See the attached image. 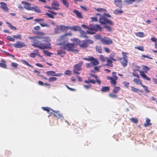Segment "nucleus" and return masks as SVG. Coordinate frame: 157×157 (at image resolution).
Returning a JSON list of instances; mask_svg holds the SVG:
<instances>
[{
    "mask_svg": "<svg viewBox=\"0 0 157 157\" xmlns=\"http://www.w3.org/2000/svg\"><path fill=\"white\" fill-rule=\"evenodd\" d=\"M38 36L31 37L29 39H31L32 45L35 48L44 50L51 48V40L48 36H43L45 35L43 32L37 31L35 33Z\"/></svg>",
    "mask_w": 157,
    "mask_h": 157,
    "instance_id": "1",
    "label": "nucleus"
},
{
    "mask_svg": "<svg viewBox=\"0 0 157 157\" xmlns=\"http://www.w3.org/2000/svg\"><path fill=\"white\" fill-rule=\"evenodd\" d=\"M88 29L90 31H87V33L90 34H95L96 32L98 31H102V28L99 25H94L92 23L90 24L88 26Z\"/></svg>",
    "mask_w": 157,
    "mask_h": 157,
    "instance_id": "2",
    "label": "nucleus"
},
{
    "mask_svg": "<svg viewBox=\"0 0 157 157\" xmlns=\"http://www.w3.org/2000/svg\"><path fill=\"white\" fill-rule=\"evenodd\" d=\"M75 47L74 43H67L64 44L63 45L64 49L68 51L77 53L78 52V50L74 49Z\"/></svg>",
    "mask_w": 157,
    "mask_h": 157,
    "instance_id": "3",
    "label": "nucleus"
},
{
    "mask_svg": "<svg viewBox=\"0 0 157 157\" xmlns=\"http://www.w3.org/2000/svg\"><path fill=\"white\" fill-rule=\"evenodd\" d=\"M52 7H51L48 6H45L44 7L45 8L50 9L52 10L53 9L56 10H59L60 8H59V2L56 0H53L51 4Z\"/></svg>",
    "mask_w": 157,
    "mask_h": 157,
    "instance_id": "4",
    "label": "nucleus"
},
{
    "mask_svg": "<svg viewBox=\"0 0 157 157\" xmlns=\"http://www.w3.org/2000/svg\"><path fill=\"white\" fill-rule=\"evenodd\" d=\"M56 27L55 28L54 32L56 34H59L63 30H67L70 28L67 26H65L63 25H56Z\"/></svg>",
    "mask_w": 157,
    "mask_h": 157,
    "instance_id": "5",
    "label": "nucleus"
},
{
    "mask_svg": "<svg viewBox=\"0 0 157 157\" xmlns=\"http://www.w3.org/2000/svg\"><path fill=\"white\" fill-rule=\"evenodd\" d=\"M83 63L82 61H80L78 63L75 64L73 66V72L77 75H79L80 73L79 72V71L82 70V66Z\"/></svg>",
    "mask_w": 157,
    "mask_h": 157,
    "instance_id": "6",
    "label": "nucleus"
},
{
    "mask_svg": "<svg viewBox=\"0 0 157 157\" xmlns=\"http://www.w3.org/2000/svg\"><path fill=\"white\" fill-rule=\"evenodd\" d=\"M99 22L102 24H109L111 25L113 24L112 22L108 20L104 16H101L99 19Z\"/></svg>",
    "mask_w": 157,
    "mask_h": 157,
    "instance_id": "7",
    "label": "nucleus"
},
{
    "mask_svg": "<svg viewBox=\"0 0 157 157\" xmlns=\"http://www.w3.org/2000/svg\"><path fill=\"white\" fill-rule=\"evenodd\" d=\"M82 59L86 61H91L92 64L94 66L98 65L99 64L98 61L96 59H95L92 56H89L88 58H83Z\"/></svg>",
    "mask_w": 157,
    "mask_h": 157,
    "instance_id": "8",
    "label": "nucleus"
},
{
    "mask_svg": "<svg viewBox=\"0 0 157 157\" xmlns=\"http://www.w3.org/2000/svg\"><path fill=\"white\" fill-rule=\"evenodd\" d=\"M106 78L107 80H110L111 84L114 86H115L117 84L116 80L117 79V77L116 76L114 77V78L111 76H108Z\"/></svg>",
    "mask_w": 157,
    "mask_h": 157,
    "instance_id": "9",
    "label": "nucleus"
},
{
    "mask_svg": "<svg viewBox=\"0 0 157 157\" xmlns=\"http://www.w3.org/2000/svg\"><path fill=\"white\" fill-rule=\"evenodd\" d=\"M101 41L104 44L109 45L112 43V40L110 39H108L106 37L101 38L100 39Z\"/></svg>",
    "mask_w": 157,
    "mask_h": 157,
    "instance_id": "10",
    "label": "nucleus"
},
{
    "mask_svg": "<svg viewBox=\"0 0 157 157\" xmlns=\"http://www.w3.org/2000/svg\"><path fill=\"white\" fill-rule=\"evenodd\" d=\"M78 40L79 42L78 43V45L81 48H87L88 47L87 44L89 42V40H82V43H81L80 40Z\"/></svg>",
    "mask_w": 157,
    "mask_h": 157,
    "instance_id": "11",
    "label": "nucleus"
},
{
    "mask_svg": "<svg viewBox=\"0 0 157 157\" xmlns=\"http://www.w3.org/2000/svg\"><path fill=\"white\" fill-rule=\"evenodd\" d=\"M13 46L16 48H21L25 47L26 45L21 41H17V43L13 44Z\"/></svg>",
    "mask_w": 157,
    "mask_h": 157,
    "instance_id": "12",
    "label": "nucleus"
},
{
    "mask_svg": "<svg viewBox=\"0 0 157 157\" xmlns=\"http://www.w3.org/2000/svg\"><path fill=\"white\" fill-rule=\"evenodd\" d=\"M21 3L25 5L24 7L25 9L28 10H32V7H31V5L28 2L25 1H22Z\"/></svg>",
    "mask_w": 157,
    "mask_h": 157,
    "instance_id": "13",
    "label": "nucleus"
},
{
    "mask_svg": "<svg viewBox=\"0 0 157 157\" xmlns=\"http://www.w3.org/2000/svg\"><path fill=\"white\" fill-rule=\"evenodd\" d=\"M46 74L48 76H60L61 75V74L59 73L56 74L55 72L53 71H48L46 72Z\"/></svg>",
    "mask_w": 157,
    "mask_h": 157,
    "instance_id": "14",
    "label": "nucleus"
},
{
    "mask_svg": "<svg viewBox=\"0 0 157 157\" xmlns=\"http://www.w3.org/2000/svg\"><path fill=\"white\" fill-rule=\"evenodd\" d=\"M137 70L139 72L140 75L144 79H146L148 81L151 80V78L147 75H145V73L144 71H140L139 70Z\"/></svg>",
    "mask_w": 157,
    "mask_h": 157,
    "instance_id": "15",
    "label": "nucleus"
},
{
    "mask_svg": "<svg viewBox=\"0 0 157 157\" xmlns=\"http://www.w3.org/2000/svg\"><path fill=\"white\" fill-rule=\"evenodd\" d=\"M120 60L121 65L124 67H125L127 65L128 63L127 59H126L125 57H122L120 58Z\"/></svg>",
    "mask_w": 157,
    "mask_h": 157,
    "instance_id": "16",
    "label": "nucleus"
},
{
    "mask_svg": "<svg viewBox=\"0 0 157 157\" xmlns=\"http://www.w3.org/2000/svg\"><path fill=\"white\" fill-rule=\"evenodd\" d=\"M55 113H50V115H53L56 117H57L59 118H60L63 117V114L60 113V112L58 111H55L53 110V111Z\"/></svg>",
    "mask_w": 157,
    "mask_h": 157,
    "instance_id": "17",
    "label": "nucleus"
},
{
    "mask_svg": "<svg viewBox=\"0 0 157 157\" xmlns=\"http://www.w3.org/2000/svg\"><path fill=\"white\" fill-rule=\"evenodd\" d=\"M1 5V8L2 10L6 12H8L9 9L7 7V4L4 2H1L0 3Z\"/></svg>",
    "mask_w": 157,
    "mask_h": 157,
    "instance_id": "18",
    "label": "nucleus"
},
{
    "mask_svg": "<svg viewBox=\"0 0 157 157\" xmlns=\"http://www.w3.org/2000/svg\"><path fill=\"white\" fill-rule=\"evenodd\" d=\"M48 11L49 12H50L51 13H52V14L49 13H48L46 12L45 13V14L44 15L47 16V17H48L52 18V19L54 18V17L53 15H57V13H56L50 10H48Z\"/></svg>",
    "mask_w": 157,
    "mask_h": 157,
    "instance_id": "19",
    "label": "nucleus"
},
{
    "mask_svg": "<svg viewBox=\"0 0 157 157\" xmlns=\"http://www.w3.org/2000/svg\"><path fill=\"white\" fill-rule=\"evenodd\" d=\"M73 12L76 14L78 18L80 19H82L83 18L82 13L79 12L78 10H73Z\"/></svg>",
    "mask_w": 157,
    "mask_h": 157,
    "instance_id": "20",
    "label": "nucleus"
},
{
    "mask_svg": "<svg viewBox=\"0 0 157 157\" xmlns=\"http://www.w3.org/2000/svg\"><path fill=\"white\" fill-rule=\"evenodd\" d=\"M31 8L32 10H31V11L34 10L35 12L37 13H41V10L36 6H35L34 7H32Z\"/></svg>",
    "mask_w": 157,
    "mask_h": 157,
    "instance_id": "21",
    "label": "nucleus"
},
{
    "mask_svg": "<svg viewBox=\"0 0 157 157\" xmlns=\"http://www.w3.org/2000/svg\"><path fill=\"white\" fill-rule=\"evenodd\" d=\"M146 123L144 124V127H147V126L151 125V124L150 123L151 120L148 118H146Z\"/></svg>",
    "mask_w": 157,
    "mask_h": 157,
    "instance_id": "22",
    "label": "nucleus"
},
{
    "mask_svg": "<svg viewBox=\"0 0 157 157\" xmlns=\"http://www.w3.org/2000/svg\"><path fill=\"white\" fill-rule=\"evenodd\" d=\"M1 62L2 63H0V67L4 68H6L7 65L6 64V62L3 59H2Z\"/></svg>",
    "mask_w": 157,
    "mask_h": 157,
    "instance_id": "23",
    "label": "nucleus"
},
{
    "mask_svg": "<svg viewBox=\"0 0 157 157\" xmlns=\"http://www.w3.org/2000/svg\"><path fill=\"white\" fill-rule=\"evenodd\" d=\"M136 0H125L124 1V5L131 4L133 3Z\"/></svg>",
    "mask_w": 157,
    "mask_h": 157,
    "instance_id": "24",
    "label": "nucleus"
},
{
    "mask_svg": "<svg viewBox=\"0 0 157 157\" xmlns=\"http://www.w3.org/2000/svg\"><path fill=\"white\" fill-rule=\"evenodd\" d=\"M63 5L67 8L69 7V3L67 0H60Z\"/></svg>",
    "mask_w": 157,
    "mask_h": 157,
    "instance_id": "25",
    "label": "nucleus"
},
{
    "mask_svg": "<svg viewBox=\"0 0 157 157\" xmlns=\"http://www.w3.org/2000/svg\"><path fill=\"white\" fill-rule=\"evenodd\" d=\"M133 81L137 85L140 84L141 86V84H142V82L139 79V78H134L133 80Z\"/></svg>",
    "mask_w": 157,
    "mask_h": 157,
    "instance_id": "26",
    "label": "nucleus"
},
{
    "mask_svg": "<svg viewBox=\"0 0 157 157\" xmlns=\"http://www.w3.org/2000/svg\"><path fill=\"white\" fill-rule=\"evenodd\" d=\"M84 82L86 83L89 84L90 83H92L93 84H95L96 81L94 80H92L90 79V78H89L88 80H85L84 81Z\"/></svg>",
    "mask_w": 157,
    "mask_h": 157,
    "instance_id": "27",
    "label": "nucleus"
},
{
    "mask_svg": "<svg viewBox=\"0 0 157 157\" xmlns=\"http://www.w3.org/2000/svg\"><path fill=\"white\" fill-rule=\"evenodd\" d=\"M135 35L137 36L142 38L145 36V35L143 32H138L135 33Z\"/></svg>",
    "mask_w": 157,
    "mask_h": 157,
    "instance_id": "28",
    "label": "nucleus"
},
{
    "mask_svg": "<svg viewBox=\"0 0 157 157\" xmlns=\"http://www.w3.org/2000/svg\"><path fill=\"white\" fill-rule=\"evenodd\" d=\"M110 90V87L109 86L103 87L101 89V90L102 92H106Z\"/></svg>",
    "mask_w": 157,
    "mask_h": 157,
    "instance_id": "29",
    "label": "nucleus"
},
{
    "mask_svg": "<svg viewBox=\"0 0 157 157\" xmlns=\"http://www.w3.org/2000/svg\"><path fill=\"white\" fill-rule=\"evenodd\" d=\"M90 76H91L92 77H94L95 78V79H96V82H97L98 84L99 85H100L101 83V82L100 81V80L99 79H98V77L97 76H96L94 75H93V74H90Z\"/></svg>",
    "mask_w": 157,
    "mask_h": 157,
    "instance_id": "30",
    "label": "nucleus"
},
{
    "mask_svg": "<svg viewBox=\"0 0 157 157\" xmlns=\"http://www.w3.org/2000/svg\"><path fill=\"white\" fill-rule=\"evenodd\" d=\"M68 33H67L65 34L62 36L61 37L59 38V41H63V40H64L66 39V36H67L69 35Z\"/></svg>",
    "mask_w": 157,
    "mask_h": 157,
    "instance_id": "31",
    "label": "nucleus"
},
{
    "mask_svg": "<svg viewBox=\"0 0 157 157\" xmlns=\"http://www.w3.org/2000/svg\"><path fill=\"white\" fill-rule=\"evenodd\" d=\"M131 90L135 92H143V91L142 90H140L138 89L135 88L133 87L132 86L131 87Z\"/></svg>",
    "mask_w": 157,
    "mask_h": 157,
    "instance_id": "32",
    "label": "nucleus"
},
{
    "mask_svg": "<svg viewBox=\"0 0 157 157\" xmlns=\"http://www.w3.org/2000/svg\"><path fill=\"white\" fill-rule=\"evenodd\" d=\"M107 63L106 64V65L107 66H109L111 67H113V64L112 63V61L109 59H107Z\"/></svg>",
    "mask_w": 157,
    "mask_h": 157,
    "instance_id": "33",
    "label": "nucleus"
},
{
    "mask_svg": "<svg viewBox=\"0 0 157 157\" xmlns=\"http://www.w3.org/2000/svg\"><path fill=\"white\" fill-rule=\"evenodd\" d=\"M96 52H98L100 53H102V49L100 47L98 46H96Z\"/></svg>",
    "mask_w": 157,
    "mask_h": 157,
    "instance_id": "34",
    "label": "nucleus"
},
{
    "mask_svg": "<svg viewBox=\"0 0 157 157\" xmlns=\"http://www.w3.org/2000/svg\"><path fill=\"white\" fill-rule=\"evenodd\" d=\"M42 108L45 111H47V112H49L50 110L53 111V110L49 107H42Z\"/></svg>",
    "mask_w": 157,
    "mask_h": 157,
    "instance_id": "35",
    "label": "nucleus"
},
{
    "mask_svg": "<svg viewBox=\"0 0 157 157\" xmlns=\"http://www.w3.org/2000/svg\"><path fill=\"white\" fill-rule=\"evenodd\" d=\"M130 121L132 122L135 124H137L138 121V120L136 118H132L130 119Z\"/></svg>",
    "mask_w": 157,
    "mask_h": 157,
    "instance_id": "36",
    "label": "nucleus"
},
{
    "mask_svg": "<svg viewBox=\"0 0 157 157\" xmlns=\"http://www.w3.org/2000/svg\"><path fill=\"white\" fill-rule=\"evenodd\" d=\"M87 32H86L84 31H82L81 32V36H82L84 38H88V37L86 36V34H87Z\"/></svg>",
    "mask_w": 157,
    "mask_h": 157,
    "instance_id": "37",
    "label": "nucleus"
},
{
    "mask_svg": "<svg viewBox=\"0 0 157 157\" xmlns=\"http://www.w3.org/2000/svg\"><path fill=\"white\" fill-rule=\"evenodd\" d=\"M6 24L9 25V27L10 28V29L14 30H17V29L16 27L13 26L11 24L9 23V22H6Z\"/></svg>",
    "mask_w": 157,
    "mask_h": 157,
    "instance_id": "38",
    "label": "nucleus"
},
{
    "mask_svg": "<svg viewBox=\"0 0 157 157\" xmlns=\"http://www.w3.org/2000/svg\"><path fill=\"white\" fill-rule=\"evenodd\" d=\"M64 49H61L57 51V54L59 55H61L62 54H65L66 52L64 50Z\"/></svg>",
    "mask_w": 157,
    "mask_h": 157,
    "instance_id": "39",
    "label": "nucleus"
},
{
    "mask_svg": "<svg viewBox=\"0 0 157 157\" xmlns=\"http://www.w3.org/2000/svg\"><path fill=\"white\" fill-rule=\"evenodd\" d=\"M57 78L55 77H51L49 78L48 80L49 82H52L56 80Z\"/></svg>",
    "mask_w": 157,
    "mask_h": 157,
    "instance_id": "40",
    "label": "nucleus"
},
{
    "mask_svg": "<svg viewBox=\"0 0 157 157\" xmlns=\"http://www.w3.org/2000/svg\"><path fill=\"white\" fill-rule=\"evenodd\" d=\"M133 75L135 77H136L138 78H140V76L138 73L136 72V70H134L133 72Z\"/></svg>",
    "mask_w": 157,
    "mask_h": 157,
    "instance_id": "41",
    "label": "nucleus"
},
{
    "mask_svg": "<svg viewBox=\"0 0 157 157\" xmlns=\"http://www.w3.org/2000/svg\"><path fill=\"white\" fill-rule=\"evenodd\" d=\"M43 52L46 56H51V55L52 54V53L49 52L48 51L44 50Z\"/></svg>",
    "mask_w": 157,
    "mask_h": 157,
    "instance_id": "42",
    "label": "nucleus"
},
{
    "mask_svg": "<svg viewBox=\"0 0 157 157\" xmlns=\"http://www.w3.org/2000/svg\"><path fill=\"white\" fill-rule=\"evenodd\" d=\"M96 10L98 12H106V10L105 9L99 8L96 9Z\"/></svg>",
    "mask_w": 157,
    "mask_h": 157,
    "instance_id": "43",
    "label": "nucleus"
},
{
    "mask_svg": "<svg viewBox=\"0 0 157 157\" xmlns=\"http://www.w3.org/2000/svg\"><path fill=\"white\" fill-rule=\"evenodd\" d=\"M21 62L24 64H26V65L31 67H33V66L29 64L26 61L24 60H21Z\"/></svg>",
    "mask_w": 157,
    "mask_h": 157,
    "instance_id": "44",
    "label": "nucleus"
},
{
    "mask_svg": "<svg viewBox=\"0 0 157 157\" xmlns=\"http://www.w3.org/2000/svg\"><path fill=\"white\" fill-rule=\"evenodd\" d=\"M99 58L101 59V61L103 62H104L106 61V58L104 57V56L102 55H101L99 56Z\"/></svg>",
    "mask_w": 157,
    "mask_h": 157,
    "instance_id": "45",
    "label": "nucleus"
},
{
    "mask_svg": "<svg viewBox=\"0 0 157 157\" xmlns=\"http://www.w3.org/2000/svg\"><path fill=\"white\" fill-rule=\"evenodd\" d=\"M141 86L144 88L145 90L147 93H149L150 92V91L148 89V88L147 86H145L144 85H143V84H141Z\"/></svg>",
    "mask_w": 157,
    "mask_h": 157,
    "instance_id": "46",
    "label": "nucleus"
},
{
    "mask_svg": "<svg viewBox=\"0 0 157 157\" xmlns=\"http://www.w3.org/2000/svg\"><path fill=\"white\" fill-rule=\"evenodd\" d=\"M6 38L9 40L11 41H15V39L14 38H12L10 36H8L6 37Z\"/></svg>",
    "mask_w": 157,
    "mask_h": 157,
    "instance_id": "47",
    "label": "nucleus"
},
{
    "mask_svg": "<svg viewBox=\"0 0 157 157\" xmlns=\"http://www.w3.org/2000/svg\"><path fill=\"white\" fill-rule=\"evenodd\" d=\"M109 96L111 98H117V95L115 93H110L109 94Z\"/></svg>",
    "mask_w": 157,
    "mask_h": 157,
    "instance_id": "48",
    "label": "nucleus"
},
{
    "mask_svg": "<svg viewBox=\"0 0 157 157\" xmlns=\"http://www.w3.org/2000/svg\"><path fill=\"white\" fill-rule=\"evenodd\" d=\"M39 24L42 27H49V26L48 25L44 22H40Z\"/></svg>",
    "mask_w": 157,
    "mask_h": 157,
    "instance_id": "49",
    "label": "nucleus"
},
{
    "mask_svg": "<svg viewBox=\"0 0 157 157\" xmlns=\"http://www.w3.org/2000/svg\"><path fill=\"white\" fill-rule=\"evenodd\" d=\"M18 66V64L12 62L11 63V66L14 68H17Z\"/></svg>",
    "mask_w": 157,
    "mask_h": 157,
    "instance_id": "50",
    "label": "nucleus"
},
{
    "mask_svg": "<svg viewBox=\"0 0 157 157\" xmlns=\"http://www.w3.org/2000/svg\"><path fill=\"white\" fill-rule=\"evenodd\" d=\"M135 48L142 51H143L144 50L143 47L141 46L139 47H135Z\"/></svg>",
    "mask_w": 157,
    "mask_h": 157,
    "instance_id": "51",
    "label": "nucleus"
},
{
    "mask_svg": "<svg viewBox=\"0 0 157 157\" xmlns=\"http://www.w3.org/2000/svg\"><path fill=\"white\" fill-rule=\"evenodd\" d=\"M13 37L14 39H21V35L20 34H18L17 35H13Z\"/></svg>",
    "mask_w": 157,
    "mask_h": 157,
    "instance_id": "52",
    "label": "nucleus"
},
{
    "mask_svg": "<svg viewBox=\"0 0 157 157\" xmlns=\"http://www.w3.org/2000/svg\"><path fill=\"white\" fill-rule=\"evenodd\" d=\"M118 92V87H115L113 89V93L117 94Z\"/></svg>",
    "mask_w": 157,
    "mask_h": 157,
    "instance_id": "53",
    "label": "nucleus"
},
{
    "mask_svg": "<svg viewBox=\"0 0 157 157\" xmlns=\"http://www.w3.org/2000/svg\"><path fill=\"white\" fill-rule=\"evenodd\" d=\"M123 4V2L121 0H118V7L120 8L122 7Z\"/></svg>",
    "mask_w": 157,
    "mask_h": 157,
    "instance_id": "54",
    "label": "nucleus"
},
{
    "mask_svg": "<svg viewBox=\"0 0 157 157\" xmlns=\"http://www.w3.org/2000/svg\"><path fill=\"white\" fill-rule=\"evenodd\" d=\"M143 69L147 73V71L150 69V68L147 66H144L143 67Z\"/></svg>",
    "mask_w": 157,
    "mask_h": 157,
    "instance_id": "55",
    "label": "nucleus"
},
{
    "mask_svg": "<svg viewBox=\"0 0 157 157\" xmlns=\"http://www.w3.org/2000/svg\"><path fill=\"white\" fill-rule=\"evenodd\" d=\"M80 28L78 26H75L72 28V29L75 31L79 30Z\"/></svg>",
    "mask_w": 157,
    "mask_h": 157,
    "instance_id": "56",
    "label": "nucleus"
},
{
    "mask_svg": "<svg viewBox=\"0 0 157 157\" xmlns=\"http://www.w3.org/2000/svg\"><path fill=\"white\" fill-rule=\"evenodd\" d=\"M44 20L43 19H35L34 21L35 22H41L42 21H43Z\"/></svg>",
    "mask_w": 157,
    "mask_h": 157,
    "instance_id": "57",
    "label": "nucleus"
},
{
    "mask_svg": "<svg viewBox=\"0 0 157 157\" xmlns=\"http://www.w3.org/2000/svg\"><path fill=\"white\" fill-rule=\"evenodd\" d=\"M33 72L35 73H36L37 75L39 76H40L41 77L43 75H40V71H38L37 70H35L33 71Z\"/></svg>",
    "mask_w": 157,
    "mask_h": 157,
    "instance_id": "58",
    "label": "nucleus"
},
{
    "mask_svg": "<svg viewBox=\"0 0 157 157\" xmlns=\"http://www.w3.org/2000/svg\"><path fill=\"white\" fill-rule=\"evenodd\" d=\"M123 84L127 88H128V87L129 84V82H123Z\"/></svg>",
    "mask_w": 157,
    "mask_h": 157,
    "instance_id": "59",
    "label": "nucleus"
},
{
    "mask_svg": "<svg viewBox=\"0 0 157 157\" xmlns=\"http://www.w3.org/2000/svg\"><path fill=\"white\" fill-rule=\"evenodd\" d=\"M141 57H144V58H147L149 59H153L152 58L150 57V56H147V55H142Z\"/></svg>",
    "mask_w": 157,
    "mask_h": 157,
    "instance_id": "60",
    "label": "nucleus"
},
{
    "mask_svg": "<svg viewBox=\"0 0 157 157\" xmlns=\"http://www.w3.org/2000/svg\"><path fill=\"white\" fill-rule=\"evenodd\" d=\"M71 71L69 70H67L65 72L64 74L65 75H70L71 74Z\"/></svg>",
    "mask_w": 157,
    "mask_h": 157,
    "instance_id": "61",
    "label": "nucleus"
},
{
    "mask_svg": "<svg viewBox=\"0 0 157 157\" xmlns=\"http://www.w3.org/2000/svg\"><path fill=\"white\" fill-rule=\"evenodd\" d=\"M91 20L93 21H97L98 19V18L96 17H91Z\"/></svg>",
    "mask_w": 157,
    "mask_h": 157,
    "instance_id": "62",
    "label": "nucleus"
},
{
    "mask_svg": "<svg viewBox=\"0 0 157 157\" xmlns=\"http://www.w3.org/2000/svg\"><path fill=\"white\" fill-rule=\"evenodd\" d=\"M36 54L34 53H30V56L31 57L34 58L36 57Z\"/></svg>",
    "mask_w": 157,
    "mask_h": 157,
    "instance_id": "63",
    "label": "nucleus"
},
{
    "mask_svg": "<svg viewBox=\"0 0 157 157\" xmlns=\"http://www.w3.org/2000/svg\"><path fill=\"white\" fill-rule=\"evenodd\" d=\"M93 65L92 64V63H87L86 64V67L88 68L90 67H92Z\"/></svg>",
    "mask_w": 157,
    "mask_h": 157,
    "instance_id": "64",
    "label": "nucleus"
}]
</instances>
